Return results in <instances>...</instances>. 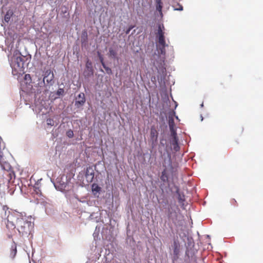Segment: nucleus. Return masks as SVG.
<instances>
[{
	"mask_svg": "<svg viewBox=\"0 0 263 263\" xmlns=\"http://www.w3.org/2000/svg\"><path fill=\"white\" fill-rule=\"evenodd\" d=\"M101 190V187L99 186L97 184L93 183L92 185V191L93 192L99 193Z\"/></svg>",
	"mask_w": 263,
	"mask_h": 263,
	"instance_id": "ddd939ff",
	"label": "nucleus"
},
{
	"mask_svg": "<svg viewBox=\"0 0 263 263\" xmlns=\"http://www.w3.org/2000/svg\"><path fill=\"white\" fill-rule=\"evenodd\" d=\"M109 57L115 58L117 55V52L116 51L113 49L112 48H109Z\"/></svg>",
	"mask_w": 263,
	"mask_h": 263,
	"instance_id": "4468645a",
	"label": "nucleus"
},
{
	"mask_svg": "<svg viewBox=\"0 0 263 263\" xmlns=\"http://www.w3.org/2000/svg\"><path fill=\"white\" fill-rule=\"evenodd\" d=\"M28 76L29 77H30V75L29 74H26L25 75V78L26 79H27V77Z\"/></svg>",
	"mask_w": 263,
	"mask_h": 263,
	"instance_id": "bb28decb",
	"label": "nucleus"
},
{
	"mask_svg": "<svg viewBox=\"0 0 263 263\" xmlns=\"http://www.w3.org/2000/svg\"><path fill=\"white\" fill-rule=\"evenodd\" d=\"M134 28V26H130V27H129V28H128V29L126 31V34H128L130 32V31Z\"/></svg>",
	"mask_w": 263,
	"mask_h": 263,
	"instance_id": "b1692460",
	"label": "nucleus"
},
{
	"mask_svg": "<svg viewBox=\"0 0 263 263\" xmlns=\"http://www.w3.org/2000/svg\"><path fill=\"white\" fill-rule=\"evenodd\" d=\"M201 106L202 107L203 106V103L201 104Z\"/></svg>",
	"mask_w": 263,
	"mask_h": 263,
	"instance_id": "c756f323",
	"label": "nucleus"
},
{
	"mask_svg": "<svg viewBox=\"0 0 263 263\" xmlns=\"http://www.w3.org/2000/svg\"><path fill=\"white\" fill-rule=\"evenodd\" d=\"M41 79H42L41 77V78H39V81H41Z\"/></svg>",
	"mask_w": 263,
	"mask_h": 263,
	"instance_id": "cd10ccee",
	"label": "nucleus"
},
{
	"mask_svg": "<svg viewBox=\"0 0 263 263\" xmlns=\"http://www.w3.org/2000/svg\"><path fill=\"white\" fill-rule=\"evenodd\" d=\"M85 176L87 183L92 182L95 176V173L92 166H89L86 168Z\"/></svg>",
	"mask_w": 263,
	"mask_h": 263,
	"instance_id": "423d86ee",
	"label": "nucleus"
},
{
	"mask_svg": "<svg viewBox=\"0 0 263 263\" xmlns=\"http://www.w3.org/2000/svg\"><path fill=\"white\" fill-rule=\"evenodd\" d=\"M168 164L170 165H171V156H170V155H168Z\"/></svg>",
	"mask_w": 263,
	"mask_h": 263,
	"instance_id": "393cba45",
	"label": "nucleus"
},
{
	"mask_svg": "<svg viewBox=\"0 0 263 263\" xmlns=\"http://www.w3.org/2000/svg\"><path fill=\"white\" fill-rule=\"evenodd\" d=\"M24 60L21 57H16L11 64L13 75L21 74L24 73Z\"/></svg>",
	"mask_w": 263,
	"mask_h": 263,
	"instance_id": "7ed1b4c3",
	"label": "nucleus"
},
{
	"mask_svg": "<svg viewBox=\"0 0 263 263\" xmlns=\"http://www.w3.org/2000/svg\"><path fill=\"white\" fill-rule=\"evenodd\" d=\"M156 10L159 12L160 14H162V3L161 0H156Z\"/></svg>",
	"mask_w": 263,
	"mask_h": 263,
	"instance_id": "f8f14e48",
	"label": "nucleus"
},
{
	"mask_svg": "<svg viewBox=\"0 0 263 263\" xmlns=\"http://www.w3.org/2000/svg\"><path fill=\"white\" fill-rule=\"evenodd\" d=\"M170 129L171 130V136L173 137V138H177V133L174 130L173 126L171 125L170 124Z\"/></svg>",
	"mask_w": 263,
	"mask_h": 263,
	"instance_id": "dca6fc26",
	"label": "nucleus"
},
{
	"mask_svg": "<svg viewBox=\"0 0 263 263\" xmlns=\"http://www.w3.org/2000/svg\"><path fill=\"white\" fill-rule=\"evenodd\" d=\"M47 123L48 125L53 126V121L51 119H47Z\"/></svg>",
	"mask_w": 263,
	"mask_h": 263,
	"instance_id": "aec40b11",
	"label": "nucleus"
},
{
	"mask_svg": "<svg viewBox=\"0 0 263 263\" xmlns=\"http://www.w3.org/2000/svg\"><path fill=\"white\" fill-rule=\"evenodd\" d=\"M174 146V149L176 151H178L179 150V146L178 145V144L173 145Z\"/></svg>",
	"mask_w": 263,
	"mask_h": 263,
	"instance_id": "4be33fe9",
	"label": "nucleus"
},
{
	"mask_svg": "<svg viewBox=\"0 0 263 263\" xmlns=\"http://www.w3.org/2000/svg\"><path fill=\"white\" fill-rule=\"evenodd\" d=\"M161 180L164 182H167L168 181V175L167 173V170L166 168H165L161 173L160 176Z\"/></svg>",
	"mask_w": 263,
	"mask_h": 263,
	"instance_id": "9d476101",
	"label": "nucleus"
},
{
	"mask_svg": "<svg viewBox=\"0 0 263 263\" xmlns=\"http://www.w3.org/2000/svg\"><path fill=\"white\" fill-rule=\"evenodd\" d=\"M85 101V95L84 93L81 92L76 98L74 105L77 108H79L84 104Z\"/></svg>",
	"mask_w": 263,
	"mask_h": 263,
	"instance_id": "0eeeda50",
	"label": "nucleus"
},
{
	"mask_svg": "<svg viewBox=\"0 0 263 263\" xmlns=\"http://www.w3.org/2000/svg\"><path fill=\"white\" fill-rule=\"evenodd\" d=\"M175 10H179L181 11L183 10V7L182 5L179 4H177L176 5L173 6Z\"/></svg>",
	"mask_w": 263,
	"mask_h": 263,
	"instance_id": "f3484780",
	"label": "nucleus"
},
{
	"mask_svg": "<svg viewBox=\"0 0 263 263\" xmlns=\"http://www.w3.org/2000/svg\"><path fill=\"white\" fill-rule=\"evenodd\" d=\"M163 166L164 167H166L164 163H163Z\"/></svg>",
	"mask_w": 263,
	"mask_h": 263,
	"instance_id": "c85d7f7f",
	"label": "nucleus"
},
{
	"mask_svg": "<svg viewBox=\"0 0 263 263\" xmlns=\"http://www.w3.org/2000/svg\"><path fill=\"white\" fill-rule=\"evenodd\" d=\"M54 78V74L51 69H47L44 72L43 78L41 83L39 82L38 84L41 86L45 84V81L47 84H51Z\"/></svg>",
	"mask_w": 263,
	"mask_h": 263,
	"instance_id": "20e7f679",
	"label": "nucleus"
},
{
	"mask_svg": "<svg viewBox=\"0 0 263 263\" xmlns=\"http://www.w3.org/2000/svg\"><path fill=\"white\" fill-rule=\"evenodd\" d=\"M100 59L101 62V63H102V65H103V67L106 69V71H107V72L108 73H111V70L110 68H106V67H105V64H104V62H103V58H102L101 57H100Z\"/></svg>",
	"mask_w": 263,
	"mask_h": 263,
	"instance_id": "a211bd4d",
	"label": "nucleus"
},
{
	"mask_svg": "<svg viewBox=\"0 0 263 263\" xmlns=\"http://www.w3.org/2000/svg\"><path fill=\"white\" fill-rule=\"evenodd\" d=\"M164 27L163 25L159 24L158 26L156 36L158 38V44L157 48L159 53L164 55L165 54V47L167 46L165 41Z\"/></svg>",
	"mask_w": 263,
	"mask_h": 263,
	"instance_id": "f03ea898",
	"label": "nucleus"
},
{
	"mask_svg": "<svg viewBox=\"0 0 263 263\" xmlns=\"http://www.w3.org/2000/svg\"><path fill=\"white\" fill-rule=\"evenodd\" d=\"M168 217L172 221L175 225L177 226L182 225V217L180 214H177L176 212H173L169 209L168 212Z\"/></svg>",
	"mask_w": 263,
	"mask_h": 263,
	"instance_id": "39448f33",
	"label": "nucleus"
},
{
	"mask_svg": "<svg viewBox=\"0 0 263 263\" xmlns=\"http://www.w3.org/2000/svg\"><path fill=\"white\" fill-rule=\"evenodd\" d=\"M8 209L7 206H3L1 214L2 218L7 219V228L10 230L16 228L22 236L30 234L33 228V224L26 219L25 213L15 211L10 214Z\"/></svg>",
	"mask_w": 263,
	"mask_h": 263,
	"instance_id": "f257e3e1",
	"label": "nucleus"
},
{
	"mask_svg": "<svg viewBox=\"0 0 263 263\" xmlns=\"http://www.w3.org/2000/svg\"><path fill=\"white\" fill-rule=\"evenodd\" d=\"M230 204L233 207H237L238 205V203L236 200L234 198H233L230 200Z\"/></svg>",
	"mask_w": 263,
	"mask_h": 263,
	"instance_id": "2eb2a0df",
	"label": "nucleus"
},
{
	"mask_svg": "<svg viewBox=\"0 0 263 263\" xmlns=\"http://www.w3.org/2000/svg\"><path fill=\"white\" fill-rule=\"evenodd\" d=\"M171 142L172 145H175L178 144V139L176 138H173V140Z\"/></svg>",
	"mask_w": 263,
	"mask_h": 263,
	"instance_id": "412c9836",
	"label": "nucleus"
},
{
	"mask_svg": "<svg viewBox=\"0 0 263 263\" xmlns=\"http://www.w3.org/2000/svg\"><path fill=\"white\" fill-rule=\"evenodd\" d=\"M13 14H14V13H13V10H8L5 15L3 23L6 22L7 23H8L10 22L11 17L13 15Z\"/></svg>",
	"mask_w": 263,
	"mask_h": 263,
	"instance_id": "9b49d317",
	"label": "nucleus"
},
{
	"mask_svg": "<svg viewBox=\"0 0 263 263\" xmlns=\"http://www.w3.org/2000/svg\"><path fill=\"white\" fill-rule=\"evenodd\" d=\"M66 136L69 138H72L73 137V132L71 129H69L66 132Z\"/></svg>",
	"mask_w": 263,
	"mask_h": 263,
	"instance_id": "6ab92c4d",
	"label": "nucleus"
},
{
	"mask_svg": "<svg viewBox=\"0 0 263 263\" xmlns=\"http://www.w3.org/2000/svg\"><path fill=\"white\" fill-rule=\"evenodd\" d=\"M179 201L183 200V199H182V198L181 197V196L180 195H179Z\"/></svg>",
	"mask_w": 263,
	"mask_h": 263,
	"instance_id": "a878e982",
	"label": "nucleus"
},
{
	"mask_svg": "<svg viewBox=\"0 0 263 263\" xmlns=\"http://www.w3.org/2000/svg\"><path fill=\"white\" fill-rule=\"evenodd\" d=\"M151 138L154 141L153 142V147H154L158 138V132L154 127H152L151 129Z\"/></svg>",
	"mask_w": 263,
	"mask_h": 263,
	"instance_id": "6e6552de",
	"label": "nucleus"
},
{
	"mask_svg": "<svg viewBox=\"0 0 263 263\" xmlns=\"http://www.w3.org/2000/svg\"><path fill=\"white\" fill-rule=\"evenodd\" d=\"M63 92H64L63 89L60 88L58 89V90L57 91V94L60 95L62 94V93H63Z\"/></svg>",
	"mask_w": 263,
	"mask_h": 263,
	"instance_id": "5701e85b",
	"label": "nucleus"
},
{
	"mask_svg": "<svg viewBox=\"0 0 263 263\" xmlns=\"http://www.w3.org/2000/svg\"><path fill=\"white\" fill-rule=\"evenodd\" d=\"M173 247V250H174V251H173L174 255L176 257H178V256L179 254L180 247V245L178 241L175 240L174 241Z\"/></svg>",
	"mask_w": 263,
	"mask_h": 263,
	"instance_id": "1a4fd4ad",
	"label": "nucleus"
}]
</instances>
